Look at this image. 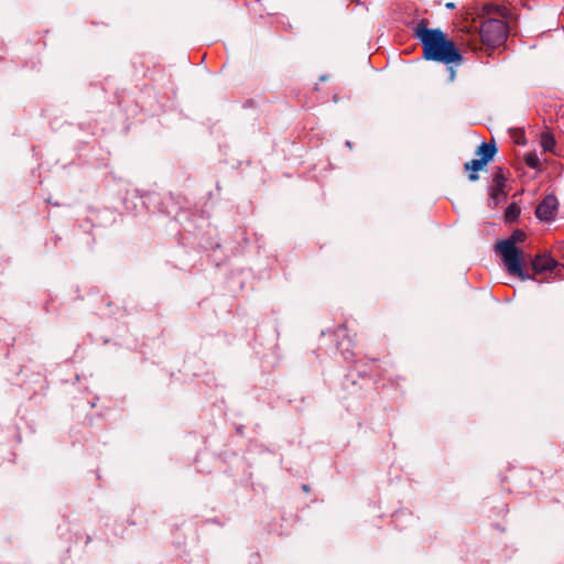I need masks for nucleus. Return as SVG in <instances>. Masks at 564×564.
Instances as JSON below:
<instances>
[{"mask_svg": "<svg viewBox=\"0 0 564 564\" xmlns=\"http://www.w3.org/2000/svg\"><path fill=\"white\" fill-rule=\"evenodd\" d=\"M447 7H448V8H453V7H454V4H453V3H448V4H447Z\"/></svg>", "mask_w": 564, "mask_h": 564, "instance_id": "obj_13", "label": "nucleus"}, {"mask_svg": "<svg viewBox=\"0 0 564 564\" xmlns=\"http://www.w3.org/2000/svg\"><path fill=\"white\" fill-rule=\"evenodd\" d=\"M557 209V199L553 195H547L536 207L535 214L540 220L550 221L555 217Z\"/></svg>", "mask_w": 564, "mask_h": 564, "instance_id": "obj_4", "label": "nucleus"}, {"mask_svg": "<svg viewBox=\"0 0 564 564\" xmlns=\"http://www.w3.org/2000/svg\"><path fill=\"white\" fill-rule=\"evenodd\" d=\"M557 262L551 256H536L532 261V267L535 272L552 271Z\"/></svg>", "mask_w": 564, "mask_h": 564, "instance_id": "obj_5", "label": "nucleus"}, {"mask_svg": "<svg viewBox=\"0 0 564 564\" xmlns=\"http://www.w3.org/2000/svg\"><path fill=\"white\" fill-rule=\"evenodd\" d=\"M540 143L544 152H553L555 149V140L549 132L541 134Z\"/></svg>", "mask_w": 564, "mask_h": 564, "instance_id": "obj_9", "label": "nucleus"}, {"mask_svg": "<svg viewBox=\"0 0 564 564\" xmlns=\"http://www.w3.org/2000/svg\"><path fill=\"white\" fill-rule=\"evenodd\" d=\"M490 199L495 205H498L505 199L503 184L500 181H497L496 185L492 186Z\"/></svg>", "mask_w": 564, "mask_h": 564, "instance_id": "obj_8", "label": "nucleus"}, {"mask_svg": "<svg viewBox=\"0 0 564 564\" xmlns=\"http://www.w3.org/2000/svg\"><path fill=\"white\" fill-rule=\"evenodd\" d=\"M485 165H486V160H480V159L471 160L470 162H467L465 164V169L470 170L473 172H477V171H480ZM469 180L476 181V180H478V175L475 173H471V174H469Z\"/></svg>", "mask_w": 564, "mask_h": 564, "instance_id": "obj_7", "label": "nucleus"}, {"mask_svg": "<svg viewBox=\"0 0 564 564\" xmlns=\"http://www.w3.org/2000/svg\"><path fill=\"white\" fill-rule=\"evenodd\" d=\"M414 34L421 41L424 58L444 64L462 62L458 48L453 41L447 40L441 30L429 29L426 22L421 21L416 25Z\"/></svg>", "mask_w": 564, "mask_h": 564, "instance_id": "obj_1", "label": "nucleus"}, {"mask_svg": "<svg viewBox=\"0 0 564 564\" xmlns=\"http://www.w3.org/2000/svg\"><path fill=\"white\" fill-rule=\"evenodd\" d=\"M480 36L487 45H500L507 37V26L499 19H487L481 23Z\"/></svg>", "mask_w": 564, "mask_h": 564, "instance_id": "obj_3", "label": "nucleus"}, {"mask_svg": "<svg viewBox=\"0 0 564 564\" xmlns=\"http://www.w3.org/2000/svg\"><path fill=\"white\" fill-rule=\"evenodd\" d=\"M523 159L525 164L532 169H539L541 165V161L535 152L525 153Z\"/></svg>", "mask_w": 564, "mask_h": 564, "instance_id": "obj_10", "label": "nucleus"}, {"mask_svg": "<svg viewBox=\"0 0 564 564\" xmlns=\"http://www.w3.org/2000/svg\"><path fill=\"white\" fill-rule=\"evenodd\" d=\"M485 9H486L488 12H490V11L494 9V6H491V4H487V6L485 7Z\"/></svg>", "mask_w": 564, "mask_h": 564, "instance_id": "obj_12", "label": "nucleus"}, {"mask_svg": "<svg viewBox=\"0 0 564 564\" xmlns=\"http://www.w3.org/2000/svg\"><path fill=\"white\" fill-rule=\"evenodd\" d=\"M520 207L517 204L509 205L505 213L506 220L509 223L516 220L520 215Z\"/></svg>", "mask_w": 564, "mask_h": 564, "instance_id": "obj_11", "label": "nucleus"}, {"mask_svg": "<svg viewBox=\"0 0 564 564\" xmlns=\"http://www.w3.org/2000/svg\"><path fill=\"white\" fill-rule=\"evenodd\" d=\"M478 155L481 156L480 160H486V164L494 158L496 153V147L495 144L490 143H481L478 150Z\"/></svg>", "mask_w": 564, "mask_h": 564, "instance_id": "obj_6", "label": "nucleus"}, {"mask_svg": "<svg viewBox=\"0 0 564 564\" xmlns=\"http://www.w3.org/2000/svg\"><path fill=\"white\" fill-rule=\"evenodd\" d=\"M524 239L525 234L521 230H516L508 239L498 241L495 246V249L501 256L508 272L510 274L518 275L521 280L530 278L522 270V254L516 247V243L522 242Z\"/></svg>", "mask_w": 564, "mask_h": 564, "instance_id": "obj_2", "label": "nucleus"}]
</instances>
